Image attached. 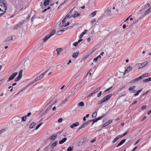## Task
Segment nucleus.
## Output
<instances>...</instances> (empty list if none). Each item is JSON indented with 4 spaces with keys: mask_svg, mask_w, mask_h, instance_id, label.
Returning <instances> with one entry per match:
<instances>
[{
    "mask_svg": "<svg viewBox=\"0 0 151 151\" xmlns=\"http://www.w3.org/2000/svg\"><path fill=\"white\" fill-rule=\"evenodd\" d=\"M4 0H0V13H2L4 14L6 12L7 7L6 4Z\"/></svg>",
    "mask_w": 151,
    "mask_h": 151,
    "instance_id": "nucleus-1",
    "label": "nucleus"
},
{
    "mask_svg": "<svg viewBox=\"0 0 151 151\" xmlns=\"http://www.w3.org/2000/svg\"><path fill=\"white\" fill-rule=\"evenodd\" d=\"M112 96V94H110L105 96L103 98H102L100 101L98 102V104H100L105 101H107V100L109 99Z\"/></svg>",
    "mask_w": 151,
    "mask_h": 151,
    "instance_id": "nucleus-2",
    "label": "nucleus"
},
{
    "mask_svg": "<svg viewBox=\"0 0 151 151\" xmlns=\"http://www.w3.org/2000/svg\"><path fill=\"white\" fill-rule=\"evenodd\" d=\"M56 31L55 29L53 30L50 33V34L46 35L43 39L44 41H45L48 40L52 36L54 35Z\"/></svg>",
    "mask_w": 151,
    "mask_h": 151,
    "instance_id": "nucleus-3",
    "label": "nucleus"
},
{
    "mask_svg": "<svg viewBox=\"0 0 151 151\" xmlns=\"http://www.w3.org/2000/svg\"><path fill=\"white\" fill-rule=\"evenodd\" d=\"M22 70H21L20 71L18 76L16 77L15 79V82L18 81L22 77Z\"/></svg>",
    "mask_w": 151,
    "mask_h": 151,
    "instance_id": "nucleus-4",
    "label": "nucleus"
},
{
    "mask_svg": "<svg viewBox=\"0 0 151 151\" xmlns=\"http://www.w3.org/2000/svg\"><path fill=\"white\" fill-rule=\"evenodd\" d=\"M17 74V72H15L14 73L12 74L11 75L9 78L8 80H7V81L9 82L10 81L12 80L16 76Z\"/></svg>",
    "mask_w": 151,
    "mask_h": 151,
    "instance_id": "nucleus-5",
    "label": "nucleus"
},
{
    "mask_svg": "<svg viewBox=\"0 0 151 151\" xmlns=\"http://www.w3.org/2000/svg\"><path fill=\"white\" fill-rule=\"evenodd\" d=\"M53 0H45L44 2V5L46 6L48 5L49 3H52Z\"/></svg>",
    "mask_w": 151,
    "mask_h": 151,
    "instance_id": "nucleus-6",
    "label": "nucleus"
},
{
    "mask_svg": "<svg viewBox=\"0 0 151 151\" xmlns=\"http://www.w3.org/2000/svg\"><path fill=\"white\" fill-rule=\"evenodd\" d=\"M132 69V68L130 67L129 66L127 67V68L125 69L124 73V75H125L126 73H129L130 70H131Z\"/></svg>",
    "mask_w": 151,
    "mask_h": 151,
    "instance_id": "nucleus-7",
    "label": "nucleus"
},
{
    "mask_svg": "<svg viewBox=\"0 0 151 151\" xmlns=\"http://www.w3.org/2000/svg\"><path fill=\"white\" fill-rule=\"evenodd\" d=\"M147 63V61H145L143 63H141L140 64V66H139V69L142 68L144 66H145Z\"/></svg>",
    "mask_w": 151,
    "mask_h": 151,
    "instance_id": "nucleus-8",
    "label": "nucleus"
},
{
    "mask_svg": "<svg viewBox=\"0 0 151 151\" xmlns=\"http://www.w3.org/2000/svg\"><path fill=\"white\" fill-rule=\"evenodd\" d=\"M79 124V122H76L75 123H73V124L70 125V127L71 128H73L74 127H76L78 126Z\"/></svg>",
    "mask_w": 151,
    "mask_h": 151,
    "instance_id": "nucleus-9",
    "label": "nucleus"
},
{
    "mask_svg": "<svg viewBox=\"0 0 151 151\" xmlns=\"http://www.w3.org/2000/svg\"><path fill=\"white\" fill-rule=\"evenodd\" d=\"M149 74V73H145V74L142 75V76H139V78L140 79H142L143 78H144L145 77H147Z\"/></svg>",
    "mask_w": 151,
    "mask_h": 151,
    "instance_id": "nucleus-10",
    "label": "nucleus"
},
{
    "mask_svg": "<svg viewBox=\"0 0 151 151\" xmlns=\"http://www.w3.org/2000/svg\"><path fill=\"white\" fill-rule=\"evenodd\" d=\"M121 137L120 135L117 136L113 140L112 143H115Z\"/></svg>",
    "mask_w": 151,
    "mask_h": 151,
    "instance_id": "nucleus-11",
    "label": "nucleus"
},
{
    "mask_svg": "<svg viewBox=\"0 0 151 151\" xmlns=\"http://www.w3.org/2000/svg\"><path fill=\"white\" fill-rule=\"evenodd\" d=\"M126 141V139H124L122 140L116 146V147H118L121 145H122Z\"/></svg>",
    "mask_w": 151,
    "mask_h": 151,
    "instance_id": "nucleus-12",
    "label": "nucleus"
},
{
    "mask_svg": "<svg viewBox=\"0 0 151 151\" xmlns=\"http://www.w3.org/2000/svg\"><path fill=\"white\" fill-rule=\"evenodd\" d=\"M57 137V134H54L53 135L51 136L49 138V139L52 140H54Z\"/></svg>",
    "mask_w": 151,
    "mask_h": 151,
    "instance_id": "nucleus-13",
    "label": "nucleus"
},
{
    "mask_svg": "<svg viewBox=\"0 0 151 151\" xmlns=\"http://www.w3.org/2000/svg\"><path fill=\"white\" fill-rule=\"evenodd\" d=\"M112 120H109L107 122H106V123H105V124H104L103 126V127H105L106 126H107L109 125V124H110L112 122Z\"/></svg>",
    "mask_w": 151,
    "mask_h": 151,
    "instance_id": "nucleus-14",
    "label": "nucleus"
},
{
    "mask_svg": "<svg viewBox=\"0 0 151 151\" xmlns=\"http://www.w3.org/2000/svg\"><path fill=\"white\" fill-rule=\"evenodd\" d=\"M66 30H67L66 28H65L64 29L61 30H60L57 33L58 34V35H60L63 33V32H64Z\"/></svg>",
    "mask_w": 151,
    "mask_h": 151,
    "instance_id": "nucleus-15",
    "label": "nucleus"
},
{
    "mask_svg": "<svg viewBox=\"0 0 151 151\" xmlns=\"http://www.w3.org/2000/svg\"><path fill=\"white\" fill-rule=\"evenodd\" d=\"M67 139V138H64L59 141V143L60 144H62L65 142Z\"/></svg>",
    "mask_w": 151,
    "mask_h": 151,
    "instance_id": "nucleus-16",
    "label": "nucleus"
},
{
    "mask_svg": "<svg viewBox=\"0 0 151 151\" xmlns=\"http://www.w3.org/2000/svg\"><path fill=\"white\" fill-rule=\"evenodd\" d=\"M88 139L86 137H84L83 139V141L82 142V144L81 145H82L83 144H84L85 142H86L88 141Z\"/></svg>",
    "mask_w": 151,
    "mask_h": 151,
    "instance_id": "nucleus-17",
    "label": "nucleus"
},
{
    "mask_svg": "<svg viewBox=\"0 0 151 151\" xmlns=\"http://www.w3.org/2000/svg\"><path fill=\"white\" fill-rule=\"evenodd\" d=\"M151 11V8H149L145 12V15L149 14Z\"/></svg>",
    "mask_w": 151,
    "mask_h": 151,
    "instance_id": "nucleus-18",
    "label": "nucleus"
},
{
    "mask_svg": "<svg viewBox=\"0 0 151 151\" xmlns=\"http://www.w3.org/2000/svg\"><path fill=\"white\" fill-rule=\"evenodd\" d=\"M139 80H140V79L139 77L138 78H136L135 79H134L131 81H130V83H133L134 82H135L136 81H138Z\"/></svg>",
    "mask_w": 151,
    "mask_h": 151,
    "instance_id": "nucleus-19",
    "label": "nucleus"
},
{
    "mask_svg": "<svg viewBox=\"0 0 151 151\" xmlns=\"http://www.w3.org/2000/svg\"><path fill=\"white\" fill-rule=\"evenodd\" d=\"M96 14V11H95L93 12L90 15V16L91 17H93L95 16Z\"/></svg>",
    "mask_w": 151,
    "mask_h": 151,
    "instance_id": "nucleus-20",
    "label": "nucleus"
},
{
    "mask_svg": "<svg viewBox=\"0 0 151 151\" xmlns=\"http://www.w3.org/2000/svg\"><path fill=\"white\" fill-rule=\"evenodd\" d=\"M62 50L63 49L62 48H57L56 49V50L58 52V55L61 53V51H62Z\"/></svg>",
    "mask_w": 151,
    "mask_h": 151,
    "instance_id": "nucleus-21",
    "label": "nucleus"
},
{
    "mask_svg": "<svg viewBox=\"0 0 151 151\" xmlns=\"http://www.w3.org/2000/svg\"><path fill=\"white\" fill-rule=\"evenodd\" d=\"M36 124V123L35 122H32L30 125L29 127L30 128H32Z\"/></svg>",
    "mask_w": 151,
    "mask_h": 151,
    "instance_id": "nucleus-22",
    "label": "nucleus"
},
{
    "mask_svg": "<svg viewBox=\"0 0 151 151\" xmlns=\"http://www.w3.org/2000/svg\"><path fill=\"white\" fill-rule=\"evenodd\" d=\"M150 81H151V77L143 80V82L144 83H146Z\"/></svg>",
    "mask_w": 151,
    "mask_h": 151,
    "instance_id": "nucleus-23",
    "label": "nucleus"
},
{
    "mask_svg": "<svg viewBox=\"0 0 151 151\" xmlns=\"http://www.w3.org/2000/svg\"><path fill=\"white\" fill-rule=\"evenodd\" d=\"M47 71H45V72H44L42 74H41L38 77L40 78V79L41 78H42L43 77V76L47 73Z\"/></svg>",
    "mask_w": 151,
    "mask_h": 151,
    "instance_id": "nucleus-24",
    "label": "nucleus"
},
{
    "mask_svg": "<svg viewBox=\"0 0 151 151\" xmlns=\"http://www.w3.org/2000/svg\"><path fill=\"white\" fill-rule=\"evenodd\" d=\"M79 54V52H76L74 53L73 55L72 56L73 58H76L77 57L78 55Z\"/></svg>",
    "mask_w": 151,
    "mask_h": 151,
    "instance_id": "nucleus-25",
    "label": "nucleus"
},
{
    "mask_svg": "<svg viewBox=\"0 0 151 151\" xmlns=\"http://www.w3.org/2000/svg\"><path fill=\"white\" fill-rule=\"evenodd\" d=\"M84 105V103L83 102V101H81L78 104V106L81 107L83 106Z\"/></svg>",
    "mask_w": 151,
    "mask_h": 151,
    "instance_id": "nucleus-26",
    "label": "nucleus"
},
{
    "mask_svg": "<svg viewBox=\"0 0 151 151\" xmlns=\"http://www.w3.org/2000/svg\"><path fill=\"white\" fill-rule=\"evenodd\" d=\"M89 123V121H88L82 125L83 127H85L87 126Z\"/></svg>",
    "mask_w": 151,
    "mask_h": 151,
    "instance_id": "nucleus-27",
    "label": "nucleus"
},
{
    "mask_svg": "<svg viewBox=\"0 0 151 151\" xmlns=\"http://www.w3.org/2000/svg\"><path fill=\"white\" fill-rule=\"evenodd\" d=\"M72 10H73V9L71 10L70 12L66 16V17H66V18H70L72 16H70V13H71V12H72Z\"/></svg>",
    "mask_w": 151,
    "mask_h": 151,
    "instance_id": "nucleus-28",
    "label": "nucleus"
},
{
    "mask_svg": "<svg viewBox=\"0 0 151 151\" xmlns=\"http://www.w3.org/2000/svg\"><path fill=\"white\" fill-rule=\"evenodd\" d=\"M58 142L56 140L54 142H53L52 144L51 145V146H52L53 147L55 146L57 144Z\"/></svg>",
    "mask_w": 151,
    "mask_h": 151,
    "instance_id": "nucleus-29",
    "label": "nucleus"
},
{
    "mask_svg": "<svg viewBox=\"0 0 151 151\" xmlns=\"http://www.w3.org/2000/svg\"><path fill=\"white\" fill-rule=\"evenodd\" d=\"M43 124L42 122H41L36 127L35 130H36L39 127Z\"/></svg>",
    "mask_w": 151,
    "mask_h": 151,
    "instance_id": "nucleus-30",
    "label": "nucleus"
},
{
    "mask_svg": "<svg viewBox=\"0 0 151 151\" xmlns=\"http://www.w3.org/2000/svg\"><path fill=\"white\" fill-rule=\"evenodd\" d=\"M27 119V116L25 115L22 117V121L25 122L26 121Z\"/></svg>",
    "mask_w": 151,
    "mask_h": 151,
    "instance_id": "nucleus-31",
    "label": "nucleus"
},
{
    "mask_svg": "<svg viewBox=\"0 0 151 151\" xmlns=\"http://www.w3.org/2000/svg\"><path fill=\"white\" fill-rule=\"evenodd\" d=\"M97 113L96 112H94L93 113L92 115V117L93 118H95L97 116Z\"/></svg>",
    "mask_w": 151,
    "mask_h": 151,
    "instance_id": "nucleus-32",
    "label": "nucleus"
},
{
    "mask_svg": "<svg viewBox=\"0 0 151 151\" xmlns=\"http://www.w3.org/2000/svg\"><path fill=\"white\" fill-rule=\"evenodd\" d=\"M62 21L59 24V27H62L63 26H64L65 24Z\"/></svg>",
    "mask_w": 151,
    "mask_h": 151,
    "instance_id": "nucleus-33",
    "label": "nucleus"
},
{
    "mask_svg": "<svg viewBox=\"0 0 151 151\" xmlns=\"http://www.w3.org/2000/svg\"><path fill=\"white\" fill-rule=\"evenodd\" d=\"M136 86H131L129 88V91H131Z\"/></svg>",
    "mask_w": 151,
    "mask_h": 151,
    "instance_id": "nucleus-34",
    "label": "nucleus"
},
{
    "mask_svg": "<svg viewBox=\"0 0 151 151\" xmlns=\"http://www.w3.org/2000/svg\"><path fill=\"white\" fill-rule=\"evenodd\" d=\"M97 92H96V91H95V90L92 92V93H91V94H89L88 96V97H90L91 96H92L93 94L96 93Z\"/></svg>",
    "mask_w": 151,
    "mask_h": 151,
    "instance_id": "nucleus-35",
    "label": "nucleus"
},
{
    "mask_svg": "<svg viewBox=\"0 0 151 151\" xmlns=\"http://www.w3.org/2000/svg\"><path fill=\"white\" fill-rule=\"evenodd\" d=\"M113 87V86H111L110 87H109L108 88L106 89L104 91V93L106 92L107 91H109V90H110L111 88H112Z\"/></svg>",
    "mask_w": 151,
    "mask_h": 151,
    "instance_id": "nucleus-36",
    "label": "nucleus"
},
{
    "mask_svg": "<svg viewBox=\"0 0 151 151\" xmlns=\"http://www.w3.org/2000/svg\"><path fill=\"white\" fill-rule=\"evenodd\" d=\"M21 23L20 24H17L14 27V28L16 29H18V28H16V27H20L21 25Z\"/></svg>",
    "mask_w": 151,
    "mask_h": 151,
    "instance_id": "nucleus-37",
    "label": "nucleus"
},
{
    "mask_svg": "<svg viewBox=\"0 0 151 151\" xmlns=\"http://www.w3.org/2000/svg\"><path fill=\"white\" fill-rule=\"evenodd\" d=\"M89 121L90 122H93V123H94L95 122L98 121L96 119H92V120H89Z\"/></svg>",
    "mask_w": 151,
    "mask_h": 151,
    "instance_id": "nucleus-38",
    "label": "nucleus"
},
{
    "mask_svg": "<svg viewBox=\"0 0 151 151\" xmlns=\"http://www.w3.org/2000/svg\"><path fill=\"white\" fill-rule=\"evenodd\" d=\"M104 115L103 116H101L98 118H97L96 119H97V120L98 121L100 119H102L104 116Z\"/></svg>",
    "mask_w": 151,
    "mask_h": 151,
    "instance_id": "nucleus-39",
    "label": "nucleus"
},
{
    "mask_svg": "<svg viewBox=\"0 0 151 151\" xmlns=\"http://www.w3.org/2000/svg\"><path fill=\"white\" fill-rule=\"evenodd\" d=\"M146 9L147 8L145 7V6H142V9L140 10V12H142V11H145Z\"/></svg>",
    "mask_w": 151,
    "mask_h": 151,
    "instance_id": "nucleus-40",
    "label": "nucleus"
},
{
    "mask_svg": "<svg viewBox=\"0 0 151 151\" xmlns=\"http://www.w3.org/2000/svg\"><path fill=\"white\" fill-rule=\"evenodd\" d=\"M141 139H138L136 142L134 144V145H135L138 143L140 141Z\"/></svg>",
    "mask_w": 151,
    "mask_h": 151,
    "instance_id": "nucleus-41",
    "label": "nucleus"
},
{
    "mask_svg": "<svg viewBox=\"0 0 151 151\" xmlns=\"http://www.w3.org/2000/svg\"><path fill=\"white\" fill-rule=\"evenodd\" d=\"M77 12L76 11H75V13L73 15V17L74 18H75L76 17V14H77Z\"/></svg>",
    "mask_w": 151,
    "mask_h": 151,
    "instance_id": "nucleus-42",
    "label": "nucleus"
},
{
    "mask_svg": "<svg viewBox=\"0 0 151 151\" xmlns=\"http://www.w3.org/2000/svg\"><path fill=\"white\" fill-rule=\"evenodd\" d=\"M72 148L70 147L68 148L67 151H72Z\"/></svg>",
    "mask_w": 151,
    "mask_h": 151,
    "instance_id": "nucleus-43",
    "label": "nucleus"
},
{
    "mask_svg": "<svg viewBox=\"0 0 151 151\" xmlns=\"http://www.w3.org/2000/svg\"><path fill=\"white\" fill-rule=\"evenodd\" d=\"M68 100V98H65L63 101V102L61 104H62L63 103H65Z\"/></svg>",
    "mask_w": 151,
    "mask_h": 151,
    "instance_id": "nucleus-44",
    "label": "nucleus"
},
{
    "mask_svg": "<svg viewBox=\"0 0 151 151\" xmlns=\"http://www.w3.org/2000/svg\"><path fill=\"white\" fill-rule=\"evenodd\" d=\"M128 132V131L127 132H125L122 135H120L121 137H124V136H125Z\"/></svg>",
    "mask_w": 151,
    "mask_h": 151,
    "instance_id": "nucleus-45",
    "label": "nucleus"
},
{
    "mask_svg": "<svg viewBox=\"0 0 151 151\" xmlns=\"http://www.w3.org/2000/svg\"><path fill=\"white\" fill-rule=\"evenodd\" d=\"M102 93V92L101 91H100L99 93L97 95V97H99L101 96Z\"/></svg>",
    "mask_w": 151,
    "mask_h": 151,
    "instance_id": "nucleus-46",
    "label": "nucleus"
},
{
    "mask_svg": "<svg viewBox=\"0 0 151 151\" xmlns=\"http://www.w3.org/2000/svg\"><path fill=\"white\" fill-rule=\"evenodd\" d=\"M78 44V43L77 42H75L73 44V45L75 46H76Z\"/></svg>",
    "mask_w": 151,
    "mask_h": 151,
    "instance_id": "nucleus-47",
    "label": "nucleus"
},
{
    "mask_svg": "<svg viewBox=\"0 0 151 151\" xmlns=\"http://www.w3.org/2000/svg\"><path fill=\"white\" fill-rule=\"evenodd\" d=\"M150 5L149 4H145L144 6H145V7H146V8H147L148 7H149L150 6Z\"/></svg>",
    "mask_w": 151,
    "mask_h": 151,
    "instance_id": "nucleus-48",
    "label": "nucleus"
},
{
    "mask_svg": "<svg viewBox=\"0 0 151 151\" xmlns=\"http://www.w3.org/2000/svg\"><path fill=\"white\" fill-rule=\"evenodd\" d=\"M146 107L145 105H144L141 107V109L143 110L145 109Z\"/></svg>",
    "mask_w": 151,
    "mask_h": 151,
    "instance_id": "nucleus-49",
    "label": "nucleus"
},
{
    "mask_svg": "<svg viewBox=\"0 0 151 151\" xmlns=\"http://www.w3.org/2000/svg\"><path fill=\"white\" fill-rule=\"evenodd\" d=\"M40 78L39 77H38L35 80V82H36V81H39V80H40Z\"/></svg>",
    "mask_w": 151,
    "mask_h": 151,
    "instance_id": "nucleus-50",
    "label": "nucleus"
},
{
    "mask_svg": "<svg viewBox=\"0 0 151 151\" xmlns=\"http://www.w3.org/2000/svg\"><path fill=\"white\" fill-rule=\"evenodd\" d=\"M73 26H69V27H67L66 28V29H71V28H73Z\"/></svg>",
    "mask_w": 151,
    "mask_h": 151,
    "instance_id": "nucleus-51",
    "label": "nucleus"
},
{
    "mask_svg": "<svg viewBox=\"0 0 151 151\" xmlns=\"http://www.w3.org/2000/svg\"><path fill=\"white\" fill-rule=\"evenodd\" d=\"M69 24L70 23L69 22H67V23L65 24L64 27H66L69 25Z\"/></svg>",
    "mask_w": 151,
    "mask_h": 151,
    "instance_id": "nucleus-52",
    "label": "nucleus"
},
{
    "mask_svg": "<svg viewBox=\"0 0 151 151\" xmlns=\"http://www.w3.org/2000/svg\"><path fill=\"white\" fill-rule=\"evenodd\" d=\"M132 16V15L129 16L128 17H127L125 20L124 21V22H126L128 21L129 19V18Z\"/></svg>",
    "mask_w": 151,
    "mask_h": 151,
    "instance_id": "nucleus-53",
    "label": "nucleus"
},
{
    "mask_svg": "<svg viewBox=\"0 0 151 151\" xmlns=\"http://www.w3.org/2000/svg\"><path fill=\"white\" fill-rule=\"evenodd\" d=\"M66 17H65V18L62 21V22L64 23H65L66 22Z\"/></svg>",
    "mask_w": 151,
    "mask_h": 151,
    "instance_id": "nucleus-54",
    "label": "nucleus"
},
{
    "mask_svg": "<svg viewBox=\"0 0 151 151\" xmlns=\"http://www.w3.org/2000/svg\"><path fill=\"white\" fill-rule=\"evenodd\" d=\"M62 120L63 119L62 118H59L58 120V122L59 123H60L62 122Z\"/></svg>",
    "mask_w": 151,
    "mask_h": 151,
    "instance_id": "nucleus-55",
    "label": "nucleus"
},
{
    "mask_svg": "<svg viewBox=\"0 0 151 151\" xmlns=\"http://www.w3.org/2000/svg\"><path fill=\"white\" fill-rule=\"evenodd\" d=\"M81 14L80 13H77V14H76V17H80L81 16Z\"/></svg>",
    "mask_w": 151,
    "mask_h": 151,
    "instance_id": "nucleus-56",
    "label": "nucleus"
},
{
    "mask_svg": "<svg viewBox=\"0 0 151 151\" xmlns=\"http://www.w3.org/2000/svg\"><path fill=\"white\" fill-rule=\"evenodd\" d=\"M40 5L41 6L42 9H43L44 8V6H42V2H40Z\"/></svg>",
    "mask_w": 151,
    "mask_h": 151,
    "instance_id": "nucleus-57",
    "label": "nucleus"
},
{
    "mask_svg": "<svg viewBox=\"0 0 151 151\" xmlns=\"http://www.w3.org/2000/svg\"><path fill=\"white\" fill-rule=\"evenodd\" d=\"M98 59L97 58V57H96L93 59V61L94 62H96L97 61Z\"/></svg>",
    "mask_w": 151,
    "mask_h": 151,
    "instance_id": "nucleus-58",
    "label": "nucleus"
},
{
    "mask_svg": "<svg viewBox=\"0 0 151 151\" xmlns=\"http://www.w3.org/2000/svg\"><path fill=\"white\" fill-rule=\"evenodd\" d=\"M90 104V102H87L86 104V106H89Z\"/></svg>",
    "mask_w": 151,
    "mask_h": 151,
    "instance_id": "nucleus-59",
    "label": "nucleus"
},
{
    "mask_svg": "<svg viewBox=\"0 0 151 151\" xmlns=\"http://www.w3.org/2000/svg\"><path fill=\"white\" fill-rule=\"evenodd\" d=\"M84 35V33H82L80 36V38H81Z\"/></svg>",
    "mask_w": 151,
    "mask_h": 151,
    "instance_id": "nucleus-60",
    "label": "nucleus"
},
{
    "mask_svg": "<svg viewBox=\"0 0 151 151\" xmlns=\"http://www.w3.org/2000/svg\"><path fill=\"white\" fill-rule=\"evenodd\" d=\"M49 146H47V147H46L45 148V150H44V151H47V148H49Z\"/></svg>",
    "mask_w": 151,
    "mask_h": 151,
    "instance_id": "nucleus-61",
    "label": "nucleus"
},
{
    "mask_svg": "<svg viewBox=\"0 0 151 151\" xmlns=\"http://www.w3.org/2000/svg\"><path fill=\"white\" fill-rule=\"evenodd\" d=\"M95 22L96 19H94L91 21V22L92 23H93L94 22Z\"/></svg>",
    "mask_w": 151,
    "mask_h": 151,
    "instance_id": "nucleus-62",
    "label": "nucleus"
},
{
    "mask_svg": "<svg viewBox=\"0 0 151 151\" xmlns=\"http://www.w3.org/2000/svg\"><path fill=\"white\" fill-rule=\"evenodd\" d=\"M139 93H138V92H137V91L136 92V93H135V94H134V96H137V95H139Z\"/></svg>",
    "mask_w": 151,
    "mask_h": 151,
    "instance_id": "nucleus-63",
    "label": "nucleus"
},
{
    "mask_svg": "<svg viewBox=\"0 0 151 151\" xmlns=\"http://www.w3.org/2000/svg\"><path fill=\"white\" fill-rule=\"evenodd\" d=\"M151 113V109L149 111H148L147 113V114L148 115H149Z\"/></svg>",
    "mask_w": 151,
    "mask_h": 151,
    "instance_id": "nucleus-64",
    "label": "nucleus"
}]
</instances>
